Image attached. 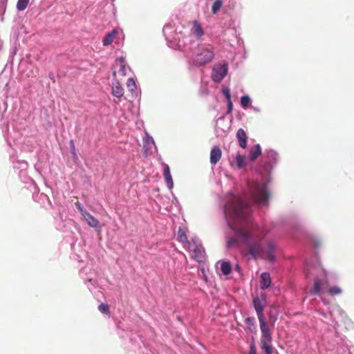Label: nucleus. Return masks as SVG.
<instances>
[{
	"instance_id": "obj_1",
	"label": "nucleus",
	"mask_w": 354,
	"mask_h": 354,
	"mask_svg": "<svg viewBox=\"0 0 354 354\" xmlns=\"http://www.w3.org/2000/svg\"><path fill=\"white\" fill-rule=\"evenodd\" d=\"M250 204L244 198L233 195L227 203L225 209L233 220L243 222L238 228L232 227L235 232L234 237L230 238L227 242L228 248H236L243 243L250 254L254 257H266L270 261H274L275 245L272 241H265L267 231L260 229L249 217Z\"/></svg>"
},
{
	"instance_id": "obj_2",
	"label": "nucleus",
	"mask_w": 354,
	"mask_h": 354,
	"mask_svg": "<svg viewBox=\"0 0 354 354\" xmlns=\"http://www.w3.org/2000/svg\"><path fill=\"white\" fill-rule=\"evenodd\" d=\"M259 321L260 324V329L262 333L261 337V348L266 354H272L273 348L271 345L272 338L269 326L266 322L265 317L259 319Z\"/></svg>"
},
{
	"instance_id": "obj_3",
	"label": "nucleus",
	"mask_w": 354,
	"mask_h": 354,
	"mask_svg": "<svg viewBox=\"0 0 354 354\" xmlns=\"http://www.w3.org/2000/svg\"><path fill=\"white\" fill-rule=\"evenodd\" d=\"M214 57V53L212 47L200 45L196 49L193 62L196 65L202 66L212 62Z\"/></svg>"
},
{
	"instance_id": "obj_4",
	"label": "nucleus",
	"mask_w": 354,
	"mask_h": 354,
	"mask_svg": "<svg viewBox=\"0 0 354 354\" xmlns=\"http://www.w3.org/2000/svg\"><path fill=\"white\" fill-rule=\"evenodd\" d=\"M249 188L254 201L260 203H266L268 201L270 194L265 184L252 182L249 184Z\"/></svg>"
},
{
	"instance_id": "obj_5",
	"label": "nucleus",
	"mask_w": 354,
	"mask_h": 354,
	"mask_svg": "<svg viewBox=\"0 0 354 354\" xmlns=\"http://www.w3.org/2000/svg\"><path fill=\"white\" fill-rule=\"evenodd\" d=\"M185 248L189 250L192 257L198 262H203L205 260V252L204 248L197 239H192Z\"/></svg>"
},
{
	"instance_id": "obj_6",
	"label": "nucleus",
	"mask_w": 354,
	"mask_h": 354,
	"mask_svg": "<svg viewBox=\"0 0 354 354\" xmlns=\"http://www.w3.org/2000/svg\"><path fill=\"white\" fill-rule=\"evenodd\" d=\"M227 66L224 64L213 68L212 80L215 82H220L227 75Z\"/></svg>"
},
{
	"instance_id": "obj_7",
	"label": "nucleus",
	"mask_w": 354,
	"mask_h": 354,
	"mask_svg": "<svg viewBox=\"0 0 354 354\" xmlns=\"http://www.w3.org/2000/svg\"><path fill=\"white\" fill-rule=\"evenodd\" d=\"M82 215L90 227L93 228H100V225L98 220L92 216L89 212L87 211H82Z\"/></svg>"
},
{
	"instance_id": "obj_8",
	"label": "nucleus",
	"mask_w": 354,
	"mask_h": 354,
	"mask_svg": "<svg viewBox=\"0 0 354 354\" xmlns=\"http://www.w3.org/2000/svg\"><path fill=\"white\" fill-rule=\"evenodd\" d=\"M236 136L238 140L239 147L242 149H245L247 147L248 137L244 129H239L236 132Z\"/></svg>"
},
{
	"instance_id": "obj_9",
	"label": "nucleus",
	"mask_w": 354,
	"mask_h": 354,
	"mask_svg": "<svg viewBox=\"0 0 354 354\" xmlns=\"http://www.w3.org/2000/svg\"><path fill=\"white\" fill-rule=\"evenodd\" d=\"M163 176L167 187L171 189L173 187L174 183L170 173V169L168 165L163 164Z\"/></svg>"
},
{
	"instance_id": "obj_10",
	"label": "nucleus",
	"mask_w": 354,
	"mask_h": 354,
	"mask_svg": "<svg viewBox=\"0 0 354 354\" xmlns=\"http://www.w3.org/2000/svg\"><path fill=\"white\" fill-rule=\"evenodd\" d=\"M222 151L221 149L215 146L214 147L210 152V162L212 165H216L221 158Z\"/></svg>"
},
{
	"instance_id": "obj_11",
	"label": "nucleus",
	"mask_w": 354,
	"mask_h": 354,
	"mask_svg": "<svg viewBox=\"0 0 354 354\" xmlns=\"http://www.w3.org/2000/svg\"><path fill=\"white\" fill-rule=\"evenodd\" d=\"M253 305L257 312L258 319L264 318L265 317L263 313L264 310V306L259 297H256L253 299Z\"/></svg>"
},
{
	"instance_id": "obj_12",
	"label": "nucleus",
	"mask_w": 354,
	"mask_h": 354,
	"mask_svg": "<svg viewBox=\"0 0 354 354\" xmlns=\"http://www.w3.org/2000/svg\"><path fill=\"white\" fill-rule=\"evenodd\" d=\"M118 32L117 30L113 29L111 32H108L104 38L103 39L102 43L104 46H109L111 44L113 40L116 38Z\"/></svg>"
},
{
	"instance_id": "obj_13",
	"label": "nucleus",
	"mask_w": 354,
	"mask_h": 354,
	"mask_svg": "<svg viewBox=\"0 0 354 354\" xmlns=\"http://www.w3.org/2000/svg\"><path fill=\"white\" fill-rule=\"evenodd\" d=\"M261 149L260 145L257 144L251 148L249 154V158L251 161H254L261 155Z\"/></svg>"
},
{
	"instance_id": "obj_14",
	"label": "nucleus",
	"mask_w": 354,
	"mask_h": 354,
	"mask_svg": "<svg viewBox=\"0 0 354 354\" xmlns=\"http://www.w3.org/2000/svg\"><path fill=\"white\" fill-rule=\"evenodd\" d=\"M261 289H266L268 288L270 284H271V279L270 274L268 272H263L261 274Z\"/></svg>"
},
{
	"instance_id": "obj_15",
	"label": "nucleus",
	"mask_w": 354,
	"mask_h": 354,
	"mask_svg": "<svg viewBox=\"0 0 354 354\" xmlns=\"http://www.w3.org/2000/svg\"><path fill=\"white\" fill-rule=\"evenodd\" d=\"M326 283V280L322 279H315L314 283V286L313 288V293L315 295H320L322 292V287Z\"/></svg>"
},
{
	"instance_id": "obj_16",
	"label": "nucleus",
	"mask_w": 354,
	"mask_h": 354,
	"mask_svg": "<svg viewBox=\"0 0 354 354\" xmlns=\"http://www.w3.org/2000/svg\"><path fill=\"white\" fill-rule=\"evenodd\" d=\"M192 32L197 37H201L204 35L203 30L197 21H193V27L192 28Z\"/></svg>"
},
{
	"instance_id": "obj_17",
	"label": "nucleus",
	"mask_w": 354,
	"mask_h": 354,
	"mask_svg": "<svg viewBox=\"0 0 354 354\" xmlns=\"http://www.w3.org/2000/svg\"><path fill=\"white\" fill-rule=\"evenodd\" d=\"M111 93L113 96L118 97V98H120L121 97L123 96L124 95V89L121 86V85L120 84V83L118 82H116L113 88H112V91H111Z\"/></svg>"
},
{
	"instance_id": "obj_18",
	"label": "nucleus",
	"mask_w": 354,
	"mask_h": 354,
	"mask_svg": "<svg viewBox=\"0 0 354 354\" xmlns=\"http://www.w3.org/2000/svg\"><path fill=\"white\" fill-rule=\"evenodd\" d=\"M178 240L184 245V247H186L190 243L185 230L180 227L178 230Z\"/></svg>"
},
{
	"instance_id": "obj_19",
	"label": "nucleus",
	"mask_w": 354,
	"mask_h": 354,
	"mask_svg": "<svg viewBox=\"0 0 354 354\" xmlns=\"http://www.w3.org/2000/svg\"><path fill=\"white\" fill-rule=\"evenodd\" d=\"M221 270L224 275H228L232 272V266L229 261L221 262Z\"/></svg>"
},
{
	"instance_id": "obj_20",
	"label": "nucleus",
	"mask_w": 354,
	"mask_h": 354,
	"mask_svg": "<svg viewBox=\"0 0 354 354\" xmlns=\"http://www.w3.org/2000/svg\"><path fill=\"white\" fill-rule=\"evenodd\" d=\"M236 163L239 169H242L245 166V158L244 156L237 154L236 156Z\"/></svg>"
},
{
	"instance_id": "obj_21",
	"label": "nucleus",
	"mask_w": 354,
	"mask_h": 354,
	"mask_svg": "<svg viewBox=\"0 0 354 354\" xmlns=\"http://www.w3.org/2000/svg\"><path fill=\"white\" fill-rule=\"evenodd\" d=\"M29 1L30 0H18L17 3V10L19 11L24 10L27 8Z\"/></svg>"
},
{
	"instance_id": "obj_22",
	"label": "nucleus",
	"mask_w": 354,
	"mask_h": 354,
	"mask_svg": "<svg viewBox=\"0 0 354 354\" xmlns=\"http://www.w3.org/2000/svg\"><path fill=\"white\" fill-rule=\"evenodd\" d=\"M223 1L221 0H216L214 2L212 6V12L216 14L222 7Z\"/></svg>"
},
{
	"instance_id": "obj_23",
	"label": "nucleus",
	"mask_w": 354,
	"mask_h": 354,
	"mask_svg": "<svg viewBox=\"0 0 354 354\" xmlns=\"http://www.w3.org/2000/svg\"><path fill=\"white\" fill-rule=\"evenodd\" d=\"M342 292V290L339 286H333L329 288L328 293L331 296H335L337 295H340Z\"/></svg>"
},
{
	"instance_id": "obj_24",
	"label": "nucleus",
	"mask_w": 354,
	"mask_h": 354,
	"mask_svg": "<svg viewBox=\"0 0 354 354\" xmlns=\"http://www.w3.org/2000/svg\"><path fill=\"white\" fill-rule=\"evenodd\" d=\"M98 310L102 313H104L105 315H109V314H110L109 307V305L107 304H105V303L100 304L98 306Z\"/></svg>"
},
{
	"instance_id": "obj_25",
	"label": "nucleus",
	"mask_w": 354,
	"mask_h": 354,
	"mask_svg": "<svg viewBox=\"0 0 354 354\" xmlns=\"http://www.w3.org/2000/svg\"><path fill=\"white\" fill-rule=\"evenodd\" d=\"M245 324L248 326V328L250 330H253V329L255 328L254 324H255V319L254 317H248L245 319Z\"/></svg>"
},
{
	"instance_id": "obj_26",
	"label": "nucleus",
	"mask_w": 354,
	"mask_h": 354,
	"mask_svg": "<svg viewBox=\"0 0 354 354\" xmlns=\"http://www.w3.org/2000/svg\"><path fill=\"white\" fill-rule=\"evenodd\" d=\"M250 104V98L248 95L242 96L241 98V104L243 108L246 109Z\"/></svg>"
},
{
	"instance_id": "obj_27",
	"label": "nucleus",
	"mask_w": 354,
	"mask_h": 354,
	"mask_svg": "<svg viewBox=\"0 0 354 354\" xmlns=\"http://www.w3.org/2000/svg\"><path fill=\"white\" fill-rule=\"evenodd\" d=\"M127 86L131 91H133L136 89V85L133 78L128 79L127 82Z\"/></svg>"
},
{
	"instance_id": "obj_28",
	"label": "nucleus",
	"mask_w": 354,
	"mask_h": 354,
	"mask_svg": "<svg viewBox=\"0 0 354 354\" xmlns=\"http://www.w3.org/2000/svg\"><path fill=\"white\" fill-rule=\"evenodd\" d=\"M119 73H120L122 76L126 75V67L122 59H120Z\"/></svg>"
},
{
	"instance_id": "obj_29",
	"label": "nucleus",
	"mask_w": 354,
	"mask_h": 354,
	"mask_svg": "<svg viewBox=\"0 0 354 354\" xmlns=\"http://www.w3.org/2000/svg\"><path fill=\"white\" fill-rule=\"evenodd\" d=\"M223 93L225 96L227 101L231 100V94H230V90L228 88H224L223 90Z\"/></svg>"
},
{
	"instance_id": "obj_30",
	"label": "nucleus",
	"mask_w": 354,
	"mask_h": 354,
	"mask_svg": "<svg viewBox=\"0 0 354 354\" xmlns=\"http://www.w3.org/2000/svg\"><path fill=\"white\" fill-rule=\"evenodd\" d=\"M249 354H257V350L254 344H251Z\"/></svg>"
},
{
	"instance_id": "obj_31",
	"label": "nucleus",
	"mask_w": 354,
	"mask_h": 354,
	"mask_svg": "<svg viewBox=\"0 0 354 354\" xmlns=\"http://www.w3.org/2000/svg\"><path fill=\"white\" fill-rule=\"evenodd\" d=\"M232 106H233V104H232V101L231 100L227 101V113H230L232 112Z\"/></svg>"
},
{
	"instance_id": "obj_32",
	"label": "nucleus",
	"mask_w": 354,
	"mask_h": 354,
	"mask_svg": "<svg viewBox=\"0 0 354 354\" xmlns=\"http://www.w3.org/2000/svg\"><path fill=\"white\" fill-rule=\"evenodd\" d=\"M75 205H76V207H77V209L80 210V212L81 213H82V211H86L83 207H82L81 204L80 203V202L75 203Z\"/></svg>"
},
{
	"instance_id": "obj_33",
	"label": "nucleus",
	"mask_w": 354,
	"mask_h": 354,
	"mask_svg": "<svg viewBox=\"0 0 354 354\" xmlns=\"http://www.w3.org/2000/svg\"><path fill=\"white\" fill-rule=\"evenodd\" d=\"M113 76H115L116 75V72L114 71L113 73Z\"/></svg>"
}]
</instances>
